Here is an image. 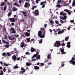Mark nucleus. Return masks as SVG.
Segmentation results:
<instances>
[{
  "label": "nucleus",
  "instance_id": "nucleus-25",
  "mask_svg": "<svg viewBox=\"0 0 75 75\" xmlns=\"http://www.w3.org/2000/svg\"><path fill=\"white\" fill-rule=\"evenodd\" d=\"M75 6V0H74L72 4V6L74 7Z\"/></svg>",
  "mask_w": 75,
  "mask_h": 75
},
{
  "label": "nucleus",
  "instance_id": "nucleus-39",
  "mask_svg": "<svg viewBox=\"0 0 75 75\" xmlns=\"http://www.w3.org/2000/svg\"><path fill=\"white\" fill-rule=\"evenodd\" d=\"M0 75H3V71L2 70L0 73Z\"/></svg>",
  "mask_w": 75,
  "mask_h": 75
},
{
  "label": "nucleus",
  "instance_id": "nucleus-49",
  "mask_svg": "<svg viewBox=\"0 0 75 75\" xmlns=\"http://www.w3.org/2000/svg\"><path fill=\"white\" fill-rule=\"evenodd\" d=\"M21 57V58L20 61H22V59L23 58H24V57H23V56H22Z\"/></svg>",
  "mask_w": 75,
  "mask_h": 75
},
{
  "label": "nucleus",
  "instance_id": "nucleus-3",
  "mask_svg": "<svg viewBox=\"0 0 75 75\" xmlns=\"http://www.w3.org/2000/svg\"><path fill=\"white\" fill-rule=\"evenodd\" d=\"M30 6V3L27 2L25 3L24 5V7L25 8H29Z\"/></svg>",
  "mask_w": 75,
  "mask_h": 75
},
{
  "label": "nucleus",
  "instance_id": "nucleus-21",
  "mask_svg": "<svg viewBox=\"0 0 75 75\" xmlns=\"http://www.w3.org/2000/svg\"><path fill=\"white\" fill-rule=\"evenodd\" d=\"M26 66L27 67H30V66L31 65V64L29 62H27L26 63Z\"/></svg>",
  "mask_w": 75,
  "mask_h": 75
},
{
  "label": "nucleus",
  "instance_id": "nucleus-1",
  "mask_svg": "<svg viewBox=\"0 0 75 75\" xmlns=\"http://www.w3.org/2000/svg\"><path fill=\"white\" fill-rule=\"evenodd\" d=\"M60 45H62V46H65V44L64 43L61 44L59 41H56L55 43L54 44V47H59V46H60Z\"/></svg>",
  "mask_w": 75,
  "mask_h": 75
},
{
  "label": "nucleus",
  "instance_id": "nucleus-26",
  "mask_svg": "<svg viewBox=\"0 0 75 75\" xmlns=\"http://www.w3.org/2000/svg\"><path fill=\"white\" fill-rule=\"evenodd\" d=\"M18 68V66H15L13 67V69H16V68Z\"/></svg>",
  "mask_w": 75,
  "mask_h": 75
},
{
  "label": "nucleus",
  "instance_id": "nucleus-18",
  "mask_svg": "<svg viewBox=\"0 0 75 75\" xmlns=\"http://www.w3.org/2000/svg\"><path fill=\"white\" fill-rule=\"evenodd\" d=\"M30 50H31V52H34V51H35V49H34V48L32 47H31Z\"/></svg>",
  "mask_w": 75,
  "mask_h": 75
},
{
  "label": "nucleus",
  "instance_id": "nucleus-62",
  "mask_svg": "<svg viewBox=\"0 0 75 75\" xmlns=\"http://www.w3.org/2000/svg\"><path fill=\"white\" fill-rule=\"evenodd\" d=\"M60 19H62V20H63V17L62 16H60Z\"/></svg>",
  "mask_w": 75,
  "mask_h": 75
},
{
  "label": "nucleus",
  "instance_id": "nucleus-59",
  "mask_svg": "<svg viewBox=\"0 0 75 75\" xmlns=\"http://www.w3.org/2000/svg\"><path fill=\"white\" fill-rule=\"evenodd\" d=\"M4 36L5 38H6V39H7V38H7V36H6V35H4Z\"/></svg>",
  "mask_w": 75,
  "mask_h": 75
},
{
  "label": "nucleus",
  "instance_id": "nucleus-32",
  "mask_svg": "<svg viewBox=\"0 0 75 75\" xmlns=\"http://www.w3.org/2000/svg\"><path fill=\"white\" fill-rule=\"evenodd\" d=\"M69 39V37H66V38L65 39V41H68V40Z\"/></svg>",
  "mask_w": 75,
  "mask_h": 75
},
{
  "label": "nucleus",
  "instance_id": "nucleus-53",
  "mask_svg": "<svg viewBox=\"0 0 75 75\" xmlns=\"http://www.w3.org/2000/svg\"><path fill=\"white\" fill-rule=\"evenodd\" d=\"M20 59V57H18L16 59V60H17V61H19Z\"/></svg>",
  "mask_w": 75,
  "mask_h": 75
},
{
  "label": "nucleus",
  "instance_id": "nucleus-6",
  "mask_svg": "<svg viewBox=\"0 0 75 75\" xmlns=\"http://www.w3.org/2000/svg\"><path fill=\"white\" fill-rule=\"evenodd\" d=\"M6 9H7V6L6 5L5 6L4 8H3V7L2 6L1 8V10H2V11H3V10H4V11H6Z\"/></svg>",
  "mask_w": 75,
  "mask_h": 75
},
{
  "label": "nucleus",
  "instance_id": "nucleus-51",
  "mask_svg": "<svg viewBox=\"0 0 75 75\" xmlns=\"http://www.w3.org/2000/svg\"><path fill=\"white\" fill-rule=\"evenodd\" d=\"M8 38L9 40H12V39L11 38L10 36H9L8 37Z\"/></svg>",
  "mask_w": 75,
  "mask_h": 75
},
{
  "label": "nucleus",
  "instance_id": "nucleus-24",
  "mask_svg": "<svg viewBox=\"0 0 75 75\" xmlns=\"http://www.w3.org/2000/svg\"><path fill=\"white\" fill-rule=\"evenodd\" d=\"M35 57H35L34 56V55L32 57V61H35V59H34V58H35Z\"/></svg>",
  "mask_w": 75,
  "mask_h": 75
},
{
  "label": "nucleus",
  "instance_id": "nucleus-33",
  "mask_svg": "<svg viewBox=\"0 0 75 75\" xmlns=\"http://www.w3.org/2000/svg\"><path fill=\"white\" fill-rule=\"evenodd\" d=\"M57 7H58L59 8H60L61 7V5L60 4H57L56 5Z\"/></svg>",
  "mask_w": 75,
  "mask_h": 75
},
{
  "label": "nucleus",
  "instance_id": "nucleus-8",
  "mask_svg": "<svg viewBox=\"0 0 75 75\" xmlns=\"http://www.w3.org/2000/svg\"><path fill=\"white\" fill-rule=\"evenodd\" d=\"M5 2H3L1 3L0 4L1 6H3L4 5H6V3H7V0H4Z\"/></svg>",
  "mask_w": 75,
  "mask_h": 75
},
{
  "label": "nucleus",
  "instance_id": "nucleus-45",
  "mask_svg": "<svg viewBox=\"0 0 75 75\" xmlns=\"http://www.w3.org/2000/svg\"><path fill=\"white\" fill-rule=\"evenodd\" d=\"M55 23H56L57 24H59V22H58V21H55Z\"/></svg>",
  "mask_w": 75,
  "mask_h": 75
},
{
  "label": "nucleus",
  "instance_id": "nucleus-60",
  "mask_svg": "<svg viewBox=\"0 0 75 75\" xmlns=\"http://www.w3.org/2000/svg\"><path fill=\"white\" fill-rule=\"evenodd\" d=\"M47 25L46 24H44V27L45 28H47Z\"/></svg>",
  "mask_w": 75,
  "mask_h": 75
},
{
  "label": "nucleus",
  "instance_id": "nucleus-63",
  "mask_svg": "<svg viewBox=\"0 0 75 75\" xmlns=\"http://www.w3.org/2000/svg\"><path fill=\"white\" fill-rule=\"evenodd\" d=\"M71 23H74V21L73 20H71L70 21Z\"/></svg>",
  "mask_w": 75,
  "mask_h": 75
},
{
  "label": "nucleus",
  "instance_id": "nucleus-61",
  "mask_svg": "<svg viewBox=\"0 0 75 75\" xmlns=\"http://www.w3.org/2000/svg\"><path fill=\"white\" fill-rule=\"evenodd\" d=\"M43 4H44V3H43V2H41L40 3V5L42 6V5H43Z\"/></svg>",
  "mask_w": 75,
  "mask_h": 75
},
{
  "label": "nucleus",
  "instance_id": "nucleus-20",
  "mask_svg": "<svg viewBox=\"0 0 75 75\" xmlns=\"http://www.w3.org/2000/svg\"><path fill=\"white\" fill-rule=\"evenodd\" d=\"M12 10L13 11H16L17 10V8L15 7H13L12 8Z\"/></svg>",
  "mask_w": 75,
  "mask_h": 75
},
{
  "label": "nucleus",
  "instance_id": "nucleus-13",
  "mask_svg": "<svg viewBox=\"0 0 75 75\" xmlns=\"http://www.w3.org/2000/svg\"><path fill=\"white\" fill-rule=\"evenodd\" d=\"M9 20L10 21H11V22H14L15 21L17 20V18H10L9 19Z\"/></svg>",
  "mask_w": 75,
  "mask_h": 75
},
{
  "label": "nucleus",
  "instance_id": "nucleus-64",
  "mask_svg": "<svg viewBox=\"0 0 75 75\" xmlns=\"http://www.w3.org/2000/svg\"><path fill=\"white\" fill-rule=\"evenodd\" d=\"M14 36H15L16 37H19V35H16L15 34Z\"/></svg>",
  "mask_w": 75,
  "mask_h": 75
},
{
  "label": "nucleus",
  "instance_id": "nucleus-34",
  "mask_svg": "<svg viewBox=\"0 0 75 75\" xmlns=\"http://www.w3.org/2000/svg\"><path fill=\"white\" fill-rule=\"evenodd\" d=\"M67 16H64L63 17V20H66V19H67Z\"/></svg>",
  "mask_w": 75,
  "mask_h": 75
},
{
  "label": "nucleus",
  "instance_id": "nucleus-2",
  "mask_svg": "<svg viewBox=\"0 0 75 75\" xmlns=\"http://www.w3.org/2000/svg\"><path fill=\"white\" fill-rule=\"evenodd\" d=\"M42 34V32L41 31H38V35L39 37H40V38H44L45 36V35H44V34H43V35H41Z\"/></svg>",
  "mask_w": 75,
  "mask_h": 75
},
{
  "label": "nucleus",
  "instance_id": "nucleus-38",
  "mask_svg": "<svg viewBox=\"0 0 75 75\" xmlns=\"http://www.w3.org/2000/svg\"><path fill=\"white\" fill-rule=\"evenodd\" d=\"M71 11H68V14L69 15H71Z\"/></svg>",
  "mask_w": 75,
  "mask_h": 75
},
{
  "label": "nucleus",
  "instance_id": "nucleus-27",
  "mask_svg": "<svg viewBox=\"0 0 75 75\" xmlns=\"http://www.w3.org/2000/svg\"><path fill=\"white\" fill-rule=\"evenodd\" d=\"M26 40V41L28 42H30V41H31L30 40V38H27Z\"/></svg>",
  "mask_w": 75,
  "mask_h": 75
},
{
  "label": "nucleus",
  "instance_id": "nucleus-37",
  "mask_svg": "<svg viewBox=\"0 0 75 75\" xmlns=\"http://www.w3.org/2000/svg\"><path fill=\"white\" fill-rule=\"evenodd\" d=\"M71 64H72L73 65H75V61L71 62Z\"/></svg>",
  "mask_w": 75,
  "mask_h": 75
},
{
  "label": "nucleus",
  "instance_id": "nucleus-54",
  "mask_svg": "<svg viewBox=\"0 0 75 75\" xmlns=\"http://www.w3.org/2000/svg\"><path fill=\"white\" fill-rule=\"evenodd\" d=\"M13 6H17V3H14L13 4Z\"/></svg>",
  "mask_w": 75,
  "mask_h": 75
},
{
  "label": "nucleus",
  "instance_id": "nucleus-5",
  "mask_svg": "<svg viewBox=\"0 0 75 75\" xmlns=\"http://www.w3.org/2000/svg\"><path fill=\"white\" fill-rule=\"evenodd\" d=\"M11 31H12L11 33L12 34H16V30H14V28L13 27H11L10 29Z\"/></svg>",
  "mask_w": 75,
  "mask_h": 75
},
{
  "label": "nucleus",
  "instance_id": "nucleus-44",
  "mask_svg": "<svg viewBox=\"0 0 75 75\" xmlns=\"http://www.w3.org/2000/svg\"><path fill=\"white\" fill-rule=\"evenodd\" d=\"M3 56H5V55H6V53L5 52L3 53L2 54Z\"/></svg>",
  "mask_w": 75,
  "mask_h": 75
},
{
  "label": "nucleus",
  "instance_id": "nucleus-46",
  "mask_svg": "<svg viewBox=\"0 0 75 75\" xmlns=\"http://www.w3.org/2000/svg\"><path fill=\"white\" fill-rule=\"evenodd\" d=\"M50 22L51 24H52L53 23V21L52 20L50 21Z\"/></svg>",
  "mask_w": 75,
  "mask_h": 75
},
{
  "label": "nucleus",
  "instance_id": "nucleus-57",
  "mask_svg": "<svg viewBox=\"0 0 75 75\" xmlns=\"http://www.w3.org/2000/svg\"><path fill=\"white\" fill-rule=\"evenodd\" d=\"M2 42H3V43H4L5 44L6 41H5L4 40H2Z\"/></svg>",
  "mask_w": 75,
  "mask_h": 75
},
{
  "label": "nucleus",
  "instance_id": "nucleus-58",
  "mask_svg": "<svg viewBox=\"0 0 75 75\" xmlns=\"http://www.w3.org/2000/svg\"><path fill=\"white\" fill-rule=\"evenodd\" d=\"M60 21L61 23H62V24H63V23H64V21H62V20L61 19L60 20Z\"/></svg>",
  "mask_w": 75,
  "mask_h": 75
},
{
  "label": "nucleus",
  "instance_id": "nucleus-22",
  "mask_svg": "<svg viewBox=\"0 0 75 75\" xmlns=\"http://www.w3.org/2000/svg\"><path fill=\"white\" fill-rule=\"evenodd\" d=\"M39 54V52H37L36 54H34L33 55L34 57H37V56H38V55Z\"/></svg>",
  "mask_w": 75,
  "mask_h": 75
},
{
  "label": "nucleus",
  "instance_id": "nucleus-16",
  "mask_svg": "<svg viewBox=\"0 0 75 75\" xmlns=\"http://www.w3.org/2000/svg\"><path fill=\"white\" fill-rule=\"evenodd\" d=\"M25 34L26 37H30V33L26 32Z\"/></svg>",
  "mask_w": 75,
  "mask_h": 75
},
{
  "label": "nucleus",
  "instance_id": "nucleus-40",
  "mask_svg": "<svg viewBox=\"0 0 75 75\" xmlns=\"http://www.w3.org/2000/svg\"><path fill=\"white\" fill-rule=\"evenodd\" d=\"M42 42V39H41L40 40L39 43H40V44H41Z\"/></svg>",
  "mask_w": 75,
  "mask_h": 75
},
{
  "label": "nucleus",
  "instance_id": "nucleus-15",
  "mask_svg": "<svg viewBox=\"0 0 75 75\" xmlns=\"http://www.w3.org/2000/svg\"><path fill=\"white\" fill-rule=\"evenodd\" d=\"M64 32H65V31L64 30H60L59 32H58V34H62V33H64Z\"/></svg>",
  "mask_w": 75,
  "mask_h": 75
},
{
  "label": "nucleus",
  "instance_id": "nucleus-48",
  "mask_svg": "<svg viewBox=\"0 0 75 75\" xmlns=\"http://www.w3.org/2000/svg\"><path fill=\"white\" fill-rule=\"evenodd\" d=\"M13 51H15V52H18L17 51V50L16 48H15V50Z\"/></svg>",
  "mask_w": 75,
  "mask_h": 75
},
{
  "label": "nucleus",
  "instance_id": "nucleus-36",
  "mask_svg": "<svg viewBox=\"0 0 75 75\" xmlns=\"http://www.w3.org/2000/svg\"><path fill=\"white\" fill-rule=\"evenodd\" d=\"M4 65L5 67H7V66H8V64H6V63H4Z\"/></svg>",
  "mask_w": 75,
  "mask_h": 75
},
{
  "label": "nucleus",
  "instance_id": "nucleus-7",
  "mask_svg": "<svg viewBox=\"0 0 75 75\" xmlns=\"http://www.w3.org/2000/svg\"><path fill=\"white\" fill-rule=\"evenodd\" d=\"M34 14L35 16H38L39 15V11L38 9L35 10L34 12Z\"/></svg>",
  "mask_w": 75,
  "mask_h": 75
},
{
  "label": "nucleus",
  "instance_id": "nucleus-43",
  "mask_svg": "<svg viewBox=\"0 0 75 75\" xmlns=\"http://www.w3.org/2000/svg\"><path fill=\"white\" fill-rule=\"evenodd\" d=\"M64 11H66V12H68L69 11V10L68 9H64Z\"/></svg>",
  "mask_w": 75,
  "mask_h": 75
},
{
  "label": "nucleus",
  "instance_id": "nucleus-9",
  "mask_svg": "<svg viewBox=\"0 0 75 75\" xmlns=\"http://www.w3.org/2000/svg\"><path fill=\"white\" fill-rule=\"evenodd\" d=\"M20 13H22V14H23V16H24V17H27V15L26 14H27V13L24 11H20Z\"/></svg>",
  "mask_w": 75,
  "mask_h": 75
},
{
  "label": "nucleus",
  "instance_id": "nucleus-31",
  "mask_svg": "<svg viewBox=\"0 0 75 75\" xmlns=\"http://www.w3.org/2000/svg\"><path fill=\"white\" fill-rule=\"evenodd\" d=\"M12 13L11 12H9L8 14V17H10V16L11 15Z\"/></svg>",
  "mask_w": 75,
  "mask_h": 75
},
{
  "label": "nucleus",
  "instance_id": "nucleus-17",
  "mask_svg": "<svg viewBox=\"0 0 75 75\" xmlns=\"http://www.w3.org/2000/svg\"><path fill=\"white\" fill-rule=\"evenodd\" d=\"M25 45V43L24 42H21V45H20V47H24Z\"/></svg>",
  "mask_w": 75,
  "mask_h": 75
},
{
  "label": "nucleus",
  "instance_id": "nucleus-56",
  "mask_svg": "<svg viewBox=\"0 0 75 75\" xmlns=\"http://www.w3.org/2000/svg\"><path fill=\"white\" fill-rule=\"evenodd\" d=\"M45 4H43V5L42 6V8H44V7H45Z\"/></svg>",
  "mask_w": 75,
  "mask_h": 75
},
{
  "label": "nucleus",
  "instance_id": "nucleus-19",
  "mask_svg": "<svg viewBox=\"0 0 75 75\" xmlns=\"http://www.w3.org/2000/svg\"><path fill=\"white\" fill-rule=\"evenodd\" d=\"M74 61H75V58L74 57H73L72 58V59L70 60V61H69V62L70 63V64H71V62H73Z\"/></svg>",
  "mask_w": 75,
  "mask_h": 75
},
{
  "label": "nucleus",
  "instance_id": "nucleus-28",
  "mask_svg": "<svg viewBox=\"0 0 75 75\" xmlns=\"http://www.w3.org/2000/svg\"><path fill=\"white\" fill-rule=\"evenodd\" d=\"M6 56H8L9 57L11 56L10 55V54L8 52H7V53H6Z\"/></svg>",
  "mask_w": 75,
  "mask_h": 75
},
{
  "label": "nucleus",
  "instance_id": "nucleus-42",
  "mask_svg": "<svg viewBox=\"0 0 75 75\" xmlns=\"http://www.w3.org/2000/svg\"><path fill=\"white\" fill-rule=\"evenodd\" d=\"M60 3H62V1H60V0H58L57 1V3L58 4H60Z\"/></svg>",
  "mask_w": 75,
  "mask_h": 75
},
{
  "label": "nucleus",
  "instance_id": "nucleus-4",
  "mask_svg": "<svg viewBox=\"0 0 75 75\" xmlns=\"http://www.w3.org/2000/svg\"><path fill=\"white\" fill-rule=\"evenodd\" d=\"M21 71H22L19 72L20 74H23L24 72H25V69H24V68L23 67H21Z\"/></svg>",
  "mask_w": 75,
  "mask_h": 75
},
{
  "label": "nucleus",
  "instance_id": "nucleus-47",
  "mask_svg": "<svg viewBox=\"0 0 75 75\" xmlns=\"http://www.w3.org/2000/svg\"><path fill=\"white\" fill-rule=\"evenodd\" d=\"M22 2V0H19L18 1V2L20 4H21V2Z\"/></svg>",
  "mask_w": 75,
  "mask_h": 75
},
{
  "label": "nucleus",
  "instance_id": "nucleus-50",
  "mask_svg": "<svg viewBox=\"0 0 75 75\" xmlns=\"http://www.w3.org/2000/svg\"><path fill=\"white\" fill-rule=\"evenodd\" d=\"M25 54L26 55H29L30 54V53L28 52H27L25 53Z\"/></svg>",
  "mask_w": 75,
  "mask_h": 75
},
{
  "label": "nucleus",
  "instance_id": "nucleus-35",
  "mask_svg": "<svg viewBox=\"0 0 75 75\" xmlns=\"http://www.w3.org/2000/svg\"><path fill=\"white\" fill-rule=\"evenodd\" d=\"M37 7V6H34L32 8V9L33 10H34V8H36V7Z\"/></svg>",
  "mask_w": 75,
  "mask_h": 75
},
{
  "label": "nucleus",
  "instance_id": "nucleus-41",
  "mask_svg": "<svg viewBox=\"0 0 75 75\" xmlns=\"http://www.w3.org/2000/svg\"><path fill=\"white\" fill-rule=\"evenodd\" d=\"M5 47H6V48H9V46L8 45H5Z\"/></svg>",
  "mask_w": 75,
  "mask_h": 75
},
{
  "label": "nucleus",
  "instance_id": "nucleus-30",
  "mask_svg": "<svg viewBox=\"0 0 75 75\" xmlns=\"http://www.w3.org/2000/svg\"><path fill=\"white\" fill-rule=\"evenodd\" d=\"M36 57L37 58H38V59H41L40 58V55H38Z\"/></svg>",
  "mask_w": 75,
  "mask_h": 75
},
{
  "label": "nucleus",
  "instance_id": "nucleus-29",
  "mask_svg": "<svg viewBox=\"0 0 75 75\" xmlns=\"http://www.w3.org/2000/svg\"><path fill=\"white\" fill-rule=\"evenodd\" d=\"M50 57H51V54H49L47 56V59H50Z\"/></svg>",
  "mask_w": 75,
  "mask_h": 75
},
{
  "label": "nucleus",
  "instance_id": "nucleus-12",
  "mask_svg": "<svg viewBox=\"0 0 75 75\" xmlns=\"http://www.w3.org/2000/svg\"><path fill=\"white\" fill-rule=\"evenodd\" d=\"M12 59H13L14 62L16 61L17 60V57L15 55H13L12 57Z\"/></svg>",
  "mask_w": 75,
  "mask_h": 75
},
{
  "label": "nucleus",
  "instance_id": "nucleus-55",
  "mask_svg": "<svg viewBox=\"0 0 75 75\" xmlns=\"http://www.w3.org/2000/svg\"><path fill=\"white\" fill-rule=\"evenodd\" d=\"M63 13H63V12H60V15L63 16Z\"/></svg>",
  "mask_w": 75,
  "mask_h": 75
},
{
  "label": "nucleus",
  "instance_id": "nucleus-11",
  "mask_svg": "<svg viewBox=\"0 0 75 75\" xmlns=\"http://www.w3.org/2000/svg\"><path fill=\"white\" fill-rule=\"evenodd\" d=\"M60 50L61 52H62V54H65L67 53L66 52H64V49H62V48H60Z\"/></svg>",
  "mask_w": 75,
  "mask_h": 75
},
{
  "label": "nucleus",
  "instance_id": "nucleus-10",
  "mask_svg": "<svg viewBox=\"0 0 75 75\" xmlns=\"http://www.w3.org/2000/svg\"><path fill=\"white\" fill-rule=\"evenodd\" d=\"M40 31H41V32H42V33H44L43 34H44V35H45V29L44 28H40Z\"/></svg>",
  "mask_w": 75,
  "mask_h": 75
},
{
  "label": "nucleus",
  "instance_id": "nucleus-52",
  "mask_svg": "<svg viewBox=\"0 0 75 75\" xmlns=\"http://www.w3.org/2000/svg\"><path fill=\"white\" fill-rule=\"evenodd\" d=\"M3 70L4 72H6V69L5 68H4Z\"/></svg>",
  "mask_w": 75,
  "mask_h": 75
},
{
  "label": "nucleus",
  "instance_id": "nucleus-14",
  "mask_svg": "<svg viewBox=\"0 0 75 75\" xmlns=\"http://www.w3.org/2000/svg\"><path fill=\"white\" fill-rule=\"evenodd\" d=\"M71 42H68L67 43V47L68 48H70L71 47Z\"/></svg>",
  "mask_w": 75,
  "mask_h": 75
},
{
  "label": "nucleus",
  "instance_id": "nucleus-23",
  "mask_svg": "<svg viewBox=\"0 0 75 75\" xmlns=\"http://www.w3.org/2000/svg\"><path fill=\"white\" fill-rule=\"evenodd\" d=\"M34 68L35 69H36V70H37L38 69H40V67L37 66H35Z\"/></svg>",
  "mask_w": 75,
  "mask_h": 75
}]
</instances>
